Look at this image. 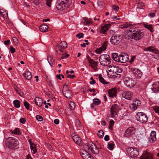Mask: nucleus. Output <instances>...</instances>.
Here are the masks:
<instances>
[{"label":"nucleus","instance_id":"obj_1","mask_svg":"<svg viewBox=\"0 0 159 159\" xmlns=\"http://www.w3.org/2000/svg\"><path fill=\"white\" fill-rule=\"evenodd\" d=\"M67 44L66 42L63 41L56 46V49L57 52L59 55H62L60 59L67 58L69 56L68 54H66L64 52L65 48H67Z\"/></svg>","mask_w":159,"mask_h":159},{"label":"nucleus","instance_id":"obj_2","mask_svg":"<svg viewBox=\"0 0 159 159\" xmlns=\"http://www.w3.org/2000/svg\"><path fill=\"white\" fill-rule=\"evenodd\" d=\"M5 142L6 146L11 149L16 148L19 144L18 140L13 137L7 138Z\"/></svg>","mask_w":159,"mask_h":159},{"label":"nucleus","instance_id":"obj_3","mask_svg":"<svg viewBox=\"0 0 159 159\" xmlns=\"http://www.w3.org/2000/svg\"><path fill=\"white\" fill-rule=\"evenodd\" d=\"M84 149L89 152L97 155L99 153V149L96 145L92 142H89L85 144L84 146Z\"/></svg>","mask_w":159,"mask_h":159},{"label":"nucleus","instance_id":"obj_4","mask_svg":"<svg viewBox=\"0 0 159 159\" xmlns=\"http://www.w3.org/2000/svg\"><path fill=\"white\" fill-rule=\"evenodd\" d=\"M71 2V0H58L56 8L58 10H63L69 6Z\"/></svg>","mask_w":159,"mask_h":159},{"label":"nucleus","instance_id":"obj_5","mask_svg":"<svg viewBox=\"0 0 159 159\" xmlns=\"http://www.w3.org/2000/svg\"><path fill=\"white\" fill-rule=\"evenodd\" d=\"M100 64L103 66L108 65L111 63L110 57L107 54L101 55L99 59Z\"/></svg>","mask_w":159,"mask_h":159},{"label":"nucleus","instance_id":"obj_6","mask_svg":"<svg viewBox=\"0 0 159 159\" xmlns=\"http://www.w3.org/2000/svg\"><path fill=\"white\" fill-rule=\"evenodd\" d=\"M136 120L142 123H145L148 120V117L144 113L138 112L135 116Z\"/></svg>","mask_w":159,"mask_h":159},{"label":"nucleus","instance_id":"obj_7","mask_svg":"<svg viewBox=\"0 0 159 159\" xmlns=\"http://www.w3.org/2000/svg\"><path fill=\"white\" fill-rule=\"evenodd\" d=\"M122 40L121 35L119 34L113 35L111 38L110 42L111 43L114 45L119 44Z\"/></svg>","mask_w":159,"mask_h":159},{"label":"nucleus","instance_id":"obj_8","mask_svg":"<svg viewBox=\"0 0 159 159\" xmlns=\"http://www.w3.org/2000/svg\"><path fill=\"white\" fill-rule=\"evenodd\" d=\"M144 35L143 32L138 30L135 33L130 35V38L136 40H139L143 37Z\"/></svg>","mask_w":159,"mask_h":159},{"label":"nucleus","instance_id":"obj_9","mask_svg":"<svg viewBox=\"0 0 159 159\" xmlns=\"http://www.w3.org/2000/svg\"><path fill=\"white\" fill-rule=\"evenodd\" d=\"M127 151L128 154L132 157H135L138 156L139 154L138 149L136 148H127Z\"/></svg>","mask_w":159,"mask_h":159},{"label":"nucleus","instance_id":"obj_10","mask_svg":"<svg viewBox=\"0 0 159 159\" xmlns=\"http://www.w3.org/2000/svg\"><path fill=\"white\" fill-rule=\"evenodd\" d=\"M63 93L66 98H70L72 96L71 91L68 88L67 85H64L62 90Z\"/></svg>","mask_w":159,"mask_h":159},{"label":"nucleus","instance_id":"obj_11","mask_svg":"<svg viewBox=\"0 0 159 159\" xmlns=\"http://www.w3.org/2000/svg\"><path fill=\"white\" fill-rule=\"evenodd\" d=\"M125 85L128 87H132L134 85V82L133 79L129 77H125L124 79Z\"/></svg>","mask_w":159,"mask_h":159},{"label":"nucleus","instance_id":"obj_12","mask_svg":"<svg viewBox=\"0 0 159 159\" xmlns=\"http://www.w3.org/2000/svg\"><path fill=\"white\" fill-rule=\"evenodd\" d=\"M120 109V107L116 104H114L112 105L111 109V116L114 117L117 115Z\"/></svg>","mask_w":159,"mask_h":159},{"label":"nucleus","instance_id":"obj_13","mask_svg":"<svg viewBox=\"0 0 159 159\" xmlns=\"http://www.w3.org/2000/svg\"><path fill=\"white\" fill-rule=\"evenodd\" d=\"M133 76L137 79L140 78L142 75V73L140 70L136 68L131 69Z\"/></svg>","mask_w":159,"mask_h":159},{"label":"nucleus","instance_id":"obj_14","mask_svg":"<svg viewBox=\"0 0 159 159\" xmlns=\"http://www.w3.org/2000/svg\"><path fill=\"white\" fill-rule=\"evenodd\" d=\"M116 66H109L108 68L107 75H109L110 76L111 75L115 76V73L116 71Z\"/></svg>","mask_w":159,"mask_h":159},{"label":"nucleus","instance_id":"obj_15","mask_svg":"<svg viewBox=\"0 0 159 159\" xmlns=\"http://www.w3.org/2000/svg\"><path fill=\"white\" fill-rule=\"evenodd\" d=\"M135 128L133 127H129L126 129L125 132V136L129 137L134 134Z\"/></svg>","mask_w":159,"mask_h":159},{"label":"nucleus","instance_id":"obj_16","mask_svg":"<svg viewBox=\"0 0 159 159\" xmlns=\"http://www.w3.org/2000/svg\"><path fill=\"white\" fill-rule=\"evenodd\" d=\"M119 59L118 62L125 63L128 61L129 59L128 55L125 53H122L119 55Z\"/></svg>","mask_w":159,"mask_h":159},{"label":"nucleus","instance_id":"obj_17","mask_svg":"<svg viewBox=\"0 0 159 159\" xmlns=\"http://www.w3.org/2000/svg\"><path fill=\"white\" fill-rule=\"evenodd\" d=\"M141 103L139 100H136L134 101L132 103L129 105V107L131 110L134 111L136 110L137 107L140 106Z\"/></svg>","mask_w":159,"mask_h":159},{"label":"nucleus","instance_id":"obj_18","mask_svg":"<svg viewBox=\"0 0 159 159\" xmlns=\"http://www.w3.org/2000/svg\"><path fill=\"white\" fill-rule=\"evenodd\" d=\"M140 158L141 159H153L152 154L150 152L144 151Z\"/></svg>","mask_w":159,"mask_h":159},{"label":"nucleus","instance_id":"obj_19","mask_svg":"<svg viewBox=\"0 0 159 159\" xmlns=\"http://www.w3.org/2000/svg\"><path fill=\"white\" fill-rule=\"evenodd\" d=\"M122 97L128 100H130L133 96L132 93L129 91H125L122 93Z\"/></svg>","mask_w":159,"mask_h":159},{"label":"nucleus","instance_id":"obj_20","mask_svg":"<svg viewBox=\"0 0 159 159\" xmlns=\"http://www.w3.org/2000/svg\"><path fill=\"white\" fill-rule=\"evenodd\" d=\"M148 139L150 142L152 143L156 140V133L155 131H152L151 132Z\"/></svg>","mask_w":159,"mask_h":159},{"label":"nucleus","instance_id":"obj_21","mask_svg":"<svg viewBox=\"0 0 159 159\" xmlns=\"http://www.w3.org/2000/svg\"><path fill=\"white\" fill-rule=\"evenodd\" d=\"M36 104L39 107L42 106L43 103V100L41 98L37 97L34 99Z\"/></svg>","mask_w":159,"mask_h":159},{"label":"nucleus","instance_id":"obj_22","mask_svg":"<svg viewBox=\"0 0 159 159\" xmlns=\"http://www.w3.org/2000/svg\"><path fill=\"white\" fill-rule=\"evenodd\" d=\"M117 92L116 89H109L108 91V95L110 97L113 98L116 96Z\"/></svg>","mask_w":159,"mask_h":159},{"label":"nucleus","instance_id":"obj_23","mask_svg":"<svg viewBox=\"0 0 159 159\" xmlns=\"http://www.w3.org/2000/svg\"><path fill=\"white\" fill-rule=\"evenodd\" d=\"M80 155L81 157L83 158H86V157H87V155L89 153L87 150H81L80 151Z\"/></svg>","mask_w":159,"mask_h":159},{"label":"nucleus","instance_id":"obj_24","mask_svg":"<svg viewBox=\"0 0 159 159\" xmlns=\"http://www.w3.org/2000/svg\"><path fill=\"white\" fill-rule=\"evenodd\" d=\"M24 76L27 80H30L32 77L31 74L30 72L28 71H26L23 74Z\"/></svg>","mask_w":159,"mask_h":159},{"label":"nucleus","instance_id":"obj_25","mask_svg":"<svg viewBox=\"0 0 159 159\" xmlns=\"http://www.w3.org/2000/svg\"><path fill=\"white\" fill-rule=\"evenodd\" d=\"M109 25L108 24H106L105 25L102 26L100 32L101 33L104 34H106V32L108 30V26Z\"/></svg>","mask_w":159,"mask_h":159},{"label":"nucleus","instance_id":"obj_26","mask_svg":"<svg viewBox=\"0 0 159 159\" xmlns=\"http://www.w3.org/2000/svg\"><path fill=\"white\" fill-rule=\"evenodd\" d=\"M144 50L145 51H149L153 53H155V49L154 47L152 46L144 48Z\"/></svg>","mask_w":159,"mask_h":159},{"label":"nucleus","instance_id":"obj_27","mask_svg":"<svg viewBox=\"0 0 159 159\" xmlns=\"http://www.w3.org/2000/svg\"><path fill=\"white\" fill-rule=\"evenodd\" d=\"M48 29V25L45 24H43L40 26L39 27L40 31L43 32H46Z\"/></svg>","mask_w":159,"mask_h":159},{"label":"nucleus","instance_id":"obj_28","mask_svg":"<svg viewBox=\"0 0 159 159\" xmlns=\"http://www.w3.org/2000/svg\"><path fill=\"white\" fill-rule=\"evenodd\" d=\"M137 28H136V26L134 25H130L128 33L129 32L134 33L135 32V31H136V30H138Z\"/></svg>","mask_w":159,"mask_h":159},{"label":"nucleus","instance_id":"obj_29","mask_svg":"<svg viewBox=\"0 0 159 159\" xmlns=\"http://www.w3.org/2000/svg\"><path fill=\"white\" fill-rule=\"evenodd\" d=\"M0 14L4 19L8 17V13L7 11L2 9H0Z\"/></svg>","mask_w":159,"mask_h":159},{"label":"nucleus","instance_id":"obj_30","mask_svg":"<svg viewBox=\"0 0 159 159\" xmlns=\"http://www.w3.org/2000/svg\"><path fill=\"white\" fill-rule=\"evenodd\" d=\"M89 65L92 68H95V67L97 66L98 63L97 62H96L92 60L89 63Z\"/></svg>","mask_w":159,"mask_h":159},{"label":"nucleus","instance_id":"obj_31","mask_svg":"<svg viewBox=\"0 0 159 159\" xmlns=\"http://www.w3.org/2000/svg\"><path fill=\"white\" fill-rule=\"evenodd\" d=\"M112 57L113 60L116 61L118 62L119 59V55L118 56L117 53H113L111 55Z\"/></svg>","mask_w":159,"mask_h":159},{"label":"nucleus","instance_id":"obj_32","mask_svg":"<svg viewBox=\"0 0 159 159\" xmlns=\"http://www.w3.org/2000/svg\"><path fill=\"white\" fill-rule=\"evenodd\" d=\"M114 146L115 144L113 142H110L107 144V148L109 149L112 150L114 148Z\"/></svg>","mask_w":159,"mask_h":159},{"label":"nucleus","instance_id":"obj_33","mask_svg":"<svg viewBox=\"0 0 159 159\" xmlns=\"http://www.w3.org/2000/svg\"><path fill=\"white\" fill-rule=\"evenodd\" d=\"M143 26L149 30L151 32H152L153 31V27L152 25H148V24H144Z\"/></svg>","mask_w":159,"mask_h":159},{"label":"nucleus","instance_id":"obj_34","mask_svg":"<svg viewBox=\"0 0 159 159\" xmlns=\"http://www.w3.org/2000/svg\"><path fill=\"white\" fill-rule=\"evenodd\" d=\"M74 141L77 144L80 145L81 142V140L78 135L76 137L74 138L73 139Z\"/></svg>","mask_w":159,"mask_h":159},{"label":"nucleus","instance_id":"obj_35","mask_svg":"<svg viewBox=\"0 0 159 159\" xmlns=\"http://www.w3.org/2000/svg\"><path fill=\"white\" fill-rule=\"evenodd\" d=\"M137 6L138 8L143 9V7L144 6V3L139 1L137 2Z\"/></svg>","mask_w":159,"mask_h":159},{"label":"nucleus","instance_id":"obj_36","mask_svg":"<svg viewBox=\"0 0 159 159\" xmlns=\"http://www.w3.org/2000/svg\"><path fill=\"white\" fill-rule=\"evenodd\" d=\"M14 106L16 108H19L20 107V102L18 100H15L13 102Z\"/></svg>","mask_w":159,"mask_h":159},{"label":"nucleus","instance_id":"obj_37","mask_svg":"<svg viewBox=\"0 0 159 159\" xmlns=\"http://www.w3.org/2000/svg\"><path fill=\"white\" fill-rule=\"evenodd\" d=\"M98 78L100 82L104 84H108V83L105 81L104 79L102 77V75H100L98 76Z\"/></svg>","mask_w":159,"mask_h":159},{"label":"nucleus","instance_id":"obj_38","mask_svg":"<svg viewBox=\"0 0 159 159\" xmlns=\"http://www.w3.org/2000/svg\"><path fill=\"white\" fill-rule=\"evenodd\" d=\"M116 71L115 73V75H117L119 76V77H120V75L119 73L122 72V69L121 68H120L118 66H116Z\"/></svg>","mask_w":159,"mask_h":159},{"label":"nucleus","instance_id":"obj_39","mask_svg":"<svg viewBox=\"0 0 159 159\" xmlns=\"http://www.w3.org/2000/svg\"><path fill=\"white\" fill-rule=\"evenodd\" d=\"M30 149L31 150L33 151V152L34 154L35 153L37 152L36 148V145L35 144L32 145L31 144Z\"/></svg>","mask_w":159,"mask_h":159},{"label":"nucleus","instance_id":"obj_40","mask_svg":"<svg viewBox=\"0 0 159 159\" xmlns=\"http://www.w3.org/2000/svg\"><path fill=\"white\" fill-rule=\"evenodd\" d=\"M108 42L105 41L103 44H102V46L100 47L103 50H105L107 45Z\"/></svg>","mask_w":159,"mask_h":159},{"label":"nucleus","instance_id":"obj_41","mask_svg":"<svg viewBox=\"0 0 159 159\" xmlns=\"http://www.w3.org/2000/svg\"><path fill=\"white\" fill-rule=\"evenodd\" d=\"M75 125L77 128H80L81 125L80 121L78 120H75Z\"/></svg>","mask_w":159,"mask_h":159},{"label":"nucleus","instance_id":"obj_42","mask_svg":"<svg viewBox=\"0 0 159 159\" xmlns=\"http://www.w3.org/2000/svg\"><path fill=\"white\" fill-rule=\"evenodd\" d=\"M11 133L14 134H20V129L18 128H15L14 130L11 132Z\"/></svg>","mask_w":159,"mask_h":159},{"label":"nucleus","instance_id":"obj_43","mask_svg":"<svg viewBox=\"0 0 159 159\" xmlns=\"http://www.w3.org/2000/svg\"><path fill=\"white\" fill-rule=\"evenodd\" d=\"M98 136L100 138H102L104 135V133L102 130H99L98 133Z\"/></svg>","mask_w":159,"mask_h":159},{"label":"nucleus","instance_id":"obj_44","mask_svg":"<svg viewBox=\"0 0 159 159\" xmlns=\"http://www.w3.org/2000/svg\"><path fill=\"white\" fill-rule=\"evenodd\" d=\"M69 106L70 107V109L71 110L74 109L75 107V103L73 102H70L69 103Z\"/></svg>","mask_w":159,"mask_h":159},{"label":"nucleus","instance_id":"obj_45","mask_svg":"<svg viewBox=\"0 0 159 159\" xmlns=\"http://www.w3.org/2000/svg\"><path fill=\"white\" fill-rule=\"evenodd\" d=\"M93 103L95 105H98L100 102V101L98 99H94L93 100Z\"/></svg>","mask_w":159,"mask_h":159},{"label":"nucleus","instance_id":"obj_46","mask_svg":"<svg viewBox=\"0 0 159 159\" xmlns=\"http://www.w3.org/2000/svg\"><path fill=\"white\" fill-rule=\"evenodd\" d=\"M153 109L156 113L159 114V106L154 107L153 108Z\"/></svg>","mask_w":159,"mask_h":159},{"label":"nucleus","instance_id":"obj_47","mask_svg":"<svg viewBox=\"0 0 159 159\" xmlns=\"http://www.w3.org/2000/svg\"><path fill=\"white\" fill-rule=\"evenodd\" d=\"M24 105L25 106V107L27 109H29L30 108V104L29 103L26 102L25 101L24 102Z\"/></svg>","mask_w":159,"mask_h":159},{"label":"nucleus","instance_id":"obj_48","mask_svg":"<svg viewBox=\"0 0 159 159\" xmlns=\"http://www.w3.org/2000/svg\"><path fill=\"white\" fill-rule=\"evenodd\" d=\"M104 50L100 47L98 48H97L96 50V52L98 54H100L102 51Z\"/></svg>","mask_w":159,"mask_h":159},{"label":"nucleus","instance_id":"obj_49","mask_svg":"<svg viewBox=\"0 0 159 159\" xmlns=\"http://www.w3.org/2000/svg\"><path fill=\"white\" fill-rule=\"evenodd\" d=\"M104 50L100 47L98 48H97L96 50V52L98 54H100L102 51Z\"/></svg>","mask_w":159,"mask_h":159},{"label":"nucleus","instance_id":"obj_50","mask_svg":"<svg viewBox=\"0 0 159 159\" xmlns=\"http://www.w3.org/2000/svg\"><path fill=\"white\" fill-rule=\"evenodd\" d=\"M36 118L38 120L40 121H41L43 120V118L41 116L37 115L36 116Z\"/></svg>","mask_w":159,"mask_h":159},{"label":"nucleus","instance_id":"obj_51","mask_svg":"<svg viewBox=\"0 0 159 159\" xmlns=\"http://www.w3.org/2000/svg\"><path fill=\"white\" fill-rule=\"evenodd\" d=\"M91 23V21L90 20H86L84 22V24L85 25H90Z\"/></svg>","mask_w":159,"mask_h":159},{"label":"nucleus","instance_id":"obj_52","mask_svg":"<svg viewBox=\"0 0 159 159\" xmlns=\"http://www.w3.org/2000/svg\"><path fill=\"white\" fill-rule=\"evenodd\" d=\"M52 0H47L46 5L49 7H51Z\"/></svg>","mask_w":159,"mask_h":159},{"label":"nucleus","instance_id":"obj_53","mask_svg":"<svg viewBox=\"0 0 159 159\" xmlns=\"http://www.w3.org/2000/svg\"><path fill=\"white\" fill-rule=\"evenodd\" d=\"M130 25V24H129L128 23H126L123 25V28H129Z\"/></svg>","mask_w":159,"mask_h":159},{"label":"nucleus","instance_id":"obj_54","mask_svg":"<svg viewBox=\"0 0 159 159\" xmlns=\"http://www.w3.org/2000/svg\"><path fill=\"white\" fill-rule=\"evenodd\" d=\"M10 50L11 52L12 53H13L15 52L16 51V49L15 48H14L12 46H11L10 47Z\"/></svg>","mask_w":159,"mask_h":159},{"label":"nucleus","instance_id":"obj_55","mask_svg":"<svg viewBox=\"0 0 159 159\" xmlns=\"http://www.w3.org/2000/svg\"><path fill=\"white\" fill-rule=\"evenodd\" d=\"M113 9L115 11H117L119 10V7L117 5H115L113 6Z\"/></svg>","mask_w":159,"mask_h":159},{"label":"nucleus","instance_id":"obj_56","mask_svg":"<svg viewBox=\"0 0 159 159\" xmlns=\"http://www.w3.org/2000/svg\"><path fill=\"white\" fill-rule=\"evenodd\" d=\"M84 35L82 33H80L76 35V36L79 39H80L83 37Z\"/></svg>","mask_w":159,"mask_h":159},{"label":"nucleus","instance_id":"obj_57","mask_svg":"<svg viewBox=\"0 0 159 159\" xmlns=\"http://www.w3.org/2000/svg\"><path fill=\"white\" fill-rule=\"evenodd\" d=\"M84 159H93V158L89 153L87 157H86V158H84Z\"/></svg>","mask_w":159,"mask_h":159},{"label":"nucleus","instance_id":"obj_58","mask_svg":"<svg viewBox=\"0 0 159 159\" xmlns=\"http://www.w3.org/2000/svg\"><path fill=\"white\" fill-rule=\"evenodd\" d=\"M12 40L13 41L15 44H17L18 43V40L17 39L16 37H13L12 38Z\"/></svg>","mask_w":159,"mask_h":159},{"label":"nucleus","instance_id":"obj_59","mask_svg":"<svg viewBox=\"0 0 159 159\" xmlns=\"http://www.w3.org/2000/svg\"><path fill=\"white\" fill-rule=\"evenodd\" d=\"M25 120L24 118H21L20 119V121L22 124L25 123Z\"/></svg>","mask_w":159,"mask_h":159},{"label":"nucleus","instance_id":"obj_60","mask_svg":"<svg viewBox=\"0 0 159 159\" xmlns=\"http://www.w3.org/2000/svg\"><path fill=\"white\" fill-rule=\"evenodd\" d=\"M67 77L68 78H70L71 79L74 78L75 77V75H71L70 74H68Z\"/></svg>","mask_w":159,"mask_h":159},{"label":"nucleus","instance_id":"obj_61","mask_svg":"<svg viewBox=\"0 0 159 159\" xmlns=\"http://www.w3.org/2000/svg\"><path fill=\"white\" fill-rule=\"evenodd\" d=\"M10 42V40H7L6 41H5L4 42V43L6 45H9Z\"/></svg>","mask_w":159,"mask_h":159},{"label":"nucleus","instance_id":"obj_62","mask_svg":"<svg viewBox=\"0 0 159 159\" xmlns=\"http://www.w3.org/2000/svg\"><path fill=\"white\" fill-rule=\"evenodd\" d=\"M39 0H34V2L36 6L39 4Z\"/></svg>","mask_w":159,"mask_h":159},{"label":"nucleus","instance_id":"obj_63","mask_svg":"<svg viewBox=\"0 0 159 159\" xmlns=\"http://www.w3.org/2000/svg\"><path fill=\"white\" fill-rule=\"evenodd\" d=\"M104 140L106 141H108L109 140V137L108 135H106L104 137Z\"/></svg>","mask_w":159,"mask_h":159},{"label":"nucleus","instance_id":"obj_64","mask_svg":"<svg viewBox=\"0 0 159 159\" xmlns=\"http://www.w3.org/2000/svg\"><path fill=\"white\" fill-rule=\"evenodd\" d=\"M86 59L88 60V61L89 63L93 60L91 58L89 55L87 56L86 57Z\"/></svg>","mask_w":159,"mask_h":159}]
</instances>
